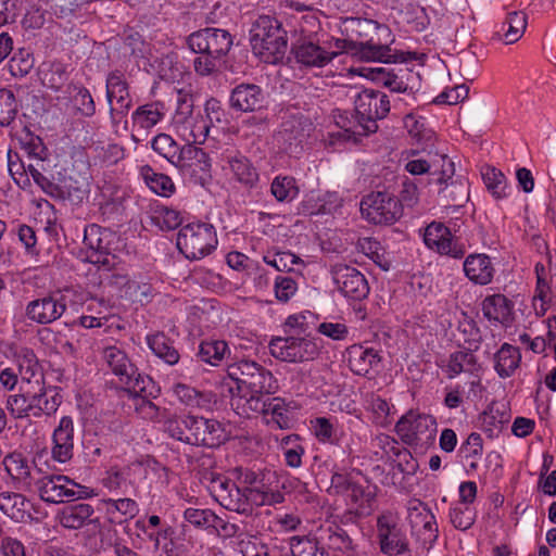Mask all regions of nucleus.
I'll list each match as a JSON object with an SVG mask.
<instances>
[{
	"instance_id": "f257e3e1",
	"label": "nucleus",
	"mask_w": 556,
	"mask_h": 556,
	"mask_svg": "<svg viewBox=\"0 0 556 556\" xmlns=\"http://www.w3.org/2000/svg\"><path fill=\"white\" fill-rule=\"evenodd\" d=\"M340 30L344 38L336 39L333 43L342 53L365 62H395L391 50L394 36L387 24L351 16L341 21Z\"/></svg>"
},
{
	"instance_id": "f03ea898",
	"label": "nucleus",
	"mask_w": 556,
	"mask_h": 556,
	"mask_svg": "<svg viewBox=\"0 0 556 556\" xmlns=\"http://www.w3.org/2000/svg\"><path fill=\"white\" fill-rule=\"evenodd\" d=\"M164 430L179 442L208 448L218 447L229 439L224 424L216 419L193 415L174 416L166 419Z\"/></svg>"
},
{
	"instance_id": "7ed1b4c3",
	"label": "nucleus",
	"mask_w": 556,
	"mask_h": 556,
	"mask_svg": "<svg viewBox=\"0 0 556 556\" xmlns=\"http://www.w3.org/2000/svg\"><path fill=\"white\" fill-rule=\"evenodd\" d=\"M187 45L199 54L193 60L195 73L208 76L218 70L222 59L230 51L232 36L225 29L206 27L190 34Z\"/></svg>"
},
{
	"instance_id": "20e7f679",
	"label": "nucleus",
	"mask_w": 556,
	"mask_h": 556,
	"mask_svg": "<svg viewBox=\"0 0 556 556\" xmlns=\"http://www.w3.org/2000/svg\"><path fill=\"white\" fill-rule=\"evenodd\" d=\"M250 45L253 53L263 62H282L288 50L287 30L282 24L269 15H260L250 29Z\"/></svg>"
},
{
	"instance_id": "39448f33",
	"label": "nucleus",
	"mask_w": 556,
	"mask_h": 556,
	"mask_svg": "<svg viewBox=\"0 0 556 556\" xmlns=\"http://www.w3.org/2000/svg\"><path fill=\"white\" fill-rule=\"evenodd\" d=\"M228 377L236 382L238 395L247 402L273 394L278 389L270 370L251 359H241L227 367Z\"/></svg>"
},
{
	"instance_id": "423d86ee",
	"label": "nucleus",
	"mask_w": 556,
	"mask_h": 556,
	"mask_svg": "<svg viewBox=\"0 0 556 556\" xmlns=\"http://www.w3.org/2000/svg\"><path fill=\"white\" fill-rule=\"evenodd\" d=\"M102 358L112 374L117 377L122 389L128 394L152 395L154 381L151 377L139 372L137 366L131 362L126 352L115 345L103 349Z\"/></svg>"
},
{
	"instance_id": "0eeeda50",
	"label": "nucleus",
	"mask_w": 556,
	"mask_h": 556,
	"mask_svg": "<svg viewBox=\"0 0 556 556\" xmlns=\"http://www.w3.org/2000/svg\"><path fill=\"white\" fill-rule=\"evenodd\" d=\"M376 538L379 549L389 556L412 554L406 529L400 516L393 511H382L376 521Z\"/></svg>"
},
{
	"instance_id": "6e6552de",
	"label": "nucleus",
	"mask_w": 556,
	"mask_h": 556,
	"mask_svg": "<svg viewBox=\"0 0 556 556\" xmlns=\"http://www.w3.org/2000/svg\"><path fill=\"white\" fill-rule=\"evenodd\" d=\"M35 484L40 498L52 504L90 498L99 495L94 489L80 485L64 475L43 476L37 479Z\"/></svg>"
},
{
	"instance_id": "1a4fd4ad",
	"label": "nucleus",
	"mask_w": 556,
	"mask_h": 556,
	"mask_svg": "<svg viewBox=\"0 0 556 556\" xmlns=\"http://www.w3.org/2000/svg\"><path fill=\"white\" fill-rule=\"evenodd\" d=\"M395 432L409 446L428 447L435 441L437 420L431 415L410 409L399 419Z\"/></svg>"
},
{
	"instance_id": "9d476101",
	"label": "nucleus",
	"mask_w": 556,
	"mask_h": 556,
	"mask_svg": "<svg viewBox=\"0 0 556 556\" xmlns=\"http://www.w3.org/2000/svg\"><path fill=\"white\" fill-rule=\"evenodd\" d=\"M176 244L187 258L201 260L216 249L217 236L211 224L190 223L179 230Z\"/></svg>"
},
{
	"instance_id": "9b49d317",
	"label": "nucleus",
	"mask_w": 556,
	"mask_h": 556,
	"mask_svg": "<svg viewBox=\"0 0 556 556\" xmlns=\"http://www.w3.org/2000/svg\"><path fill=\"white\" fill-rule=\"evenodd\" d=\"M84 244L87 248L86 261L98 267H114L117 256L114 254L117 236L114 231L91 224L85 227Z\"/></svg>"
},
{
	"instance_id": "f8f14e48",
	"label": "nucleus",
	"mask_w": 556,
	"mask_h": 556,
	"mask_svg": "<svg viewBox=\"0 0 556 556\" xmlns=\"http://www.w3.org/2000/svg\"><path fill=\"white\" fill-rule=\"evenodd\" d=\"M361 212L364 218L376 225H391L402 215L400 199L387 191L371 192L363 198Z\"/></svg>"
},
{
	"instance_id": "ddd939ff",
	"label": "nucleus",
	"mask_w": 556,
	"mask_h": 556,
	"mask_svg": "<svg viewBox=\"0 0 556 556\" xmlns=\"http://www.w3.org/2000/svg\"><path fill=\"white\" fill-rule=\"evenodd\" d=\"M269 351L277 359L303 363L315 359L319 354V346L314 339L308 337L289 336L271 339Z\"/></svg>"
},
{
	"instance_id": "4468645a",
	"label": "nucleus",
	"mask_w": 556,
	"mask_h": 556,
	"mask_svg": "<svg viewBox=\"0 0 556 556\" xmlns=\"http://www.w3.org/2000/svg\"><path fill=\"white\" fill-rule=\"evenodd\" d=\"M355 112L364 121L365 130L371 134L378 130L377 121L384 118L390 112L389 97L374 89H364L354 97Z\"/></svg>"
},
{
	"instance_id": "2eb2a0df",
	"label": "nucleus",
	"mask_w": 556,
	"mask_h": 556,
	"mask_svg": "<svg viewBox=\"0 0 556 556\" xmlns=\"http://www.w3.org/2000/svg\"><path fill=\"white\" fill-rule=\"evenodd\" d=\"M175 166L185 178L194 185L204 187L211 180L208 154L197 146H182Z\"/></svg>"
},
{
	"instance_id": "dca6fc26",
	"label": "nucleus",
	"mask_w": 556,
	"mask_h": 556,
	"mask_svg": "<svg viewBox=\"0 0 556 556\" xmlns=\"http://www.w3.org/2000/svg\"><path fill=\"white\" fill-rule=\"evenodd\" d=\"M408 520L412 535L416 536L422 547L430 548L439 534L435 517L430 508L419 500L409 501Z\"/></svg>"
},
{
	"instance_id": "f3484780",
	"label": "nucleus",
	"mask_w": 556,
	"mask_h": 556,
	"mask_svg": "<svg viewBox=\"0 0 556 556\" xmlns=\"http://www.w3.org/2000/svg\"><path fill=\"white\" fill-rule=\"evenodd\" d=\"M210 492L223 507L239 514H250L247 490L239 488L231 479L217 476L211 480Z\"/></svg>"
},
{
	"instance_id": "a211bd4d",
	"label": "nucleus",
	"mask_w": 556,
	"mask_h": 556,
	"mask_svg": "<svg viewBox=\"0 0 556 556\" xmlns=\"http://www.w3.org/2000/svg\"><path fill=\"white\" fill-rule=\"evenodd\" d=\"M65 311V296L60 293H49L29 301L25 306V316L31 323L49 325L61 318Z\"/></svg>"
},
{
	"instance_id": "6ab92c4d",
	"label": "nucleus",
	"mask_w": 556,
	"mask_h": 556,
	"mask_svg": "<svg viewBox=\"0 0 556 556\" xmlns=\"http://www.w3.org/2000/svg\"><path fill=\"white\" fill-rule=\"evenodd\" d=\"M332 279L339 291L348 299L362 301L369 293L368 281L355 267L336 264L331 268Z\"/></svg>"
},
{
	"instance_id": "aec40b11",
	"label": "nucleus",
	"mask_w": 556,
	"mask_h": 556,
	"mask_svg": "<svg viewBox=\"0 0 556 556\" xmlns=\"http://www.w3.org/2000/svg\"><path fill=\"white\" fill-rule=\"evenodd\" d=\"M349 508L340 517L341 523H357L358 520L370 516L375 510L376 493L369 485L356 481L345 495Z\"/></svg>"
},
{
	"instance_id": "412c9836",
	"label": "nucleus",
	"mask_w": 556,
	"mask_h": 556,
	"mask_svg": "<svg viewBox=\"0 0 556 556\" xmlns=\"http://www.w3.org/2000/svg\"><path fill=\"white\" fill-rule=\"evenodd\" d=\"M424 241L429 249L454 258H463L466 253L465 245L452 236L444 224L439 222H432L426 227Z\"/></svg>"
},
{
	"instance_id": "4be33fe9",
	"label": "nucleus",
	"mask_w": 556,
	"mask_h": 556,
	"mask_svg": "<svg viewBox=\"0 0 556 556\" xmlns=\"http://www.w3.org/2000/svg\"><path fill=\"white\" fill-rule=\"evenodd\" d=\"M292 53L295 60L307 67H324L330 63L337 55L342 53L334 47L333 41H328L320 46L312 40H299L292 47Z\"/></svg>"
},
{
	"instance_id": "5701e85b",
	"label": "nucleus",
	"mask_w": 556,
	"mask_h": 556,
	"mask_svg": "<svg viewBox=\"0 0 556 556\" xmlns=\"http://www.w3.org/2000/svg\"><path fill=\"white\" fill-rule=\"evenodd\" d=\"M405 168L412 175H421L428 173L430 176L429 184H435L439 186V192L443 191L448 186L455 174L454 163L446 156L440 155L432 163L426 160L418 159L409 161Z\"/></svg>"
},
{
	"instance_id": "b1692460",
	"label": "nucleus",
	"mask_w": 556,
	"mask_h": 556,
	"mask_svg": "<svg viewBox=\"0 0 556 556\" xmlns=\"http://www.w3.org/2000/svg\"><path fill=\"white\" fill-rule=\"evenodd\" d=\"M52 459L64 464L73 458L74 455V421L72 417L61 418L59 426L52 434Z\"/></svg>"
},
{
	"instance_id": "393cba45",
	"label": "nucleus",
	"mask_w": 556,
	"mask_h": 556,
	"mask_svg": "<svg viewBox=\"0 0 556 556\" xmlns=\"http://www.w3.org/2000/svg\"><path fill=\"white\" fill-rule=\"evenodd\" d=\"M264 93L260 86L240 84L230 93V106L240 112H254L264 106Z\"/></svg>"
},
{
	"instance_id": "a878e982",
	"label": "nucleus",
	"mask_w": 556,
	"mask_h": 556,
	"mask_svg": "<svg viewBox=\"0 0 556 556\" xmlns=\"http://www.w3.org/2000/svg\"><path fill=\"white\" fill-rule=\"evenodd\" d=\"M88 168L79 173L77 179L73 176H64L58 181L52 177V186L55 190H49L48 195L58 200H81L88 187Z\"/></svg>"
},
{
	"instance_id": "bb28decb",
	"label": "nucleus",
	"mask_w": 556,
	"mask_h": 556,
	"mask_svg": "<svg viewBox=\"0 0 556 556\" xmlns=\"http://www.w3.org/2000/svg\"><path fill=\"white\" fill-rule=\"evenodd\" d=\"M105 93L109 106H113V101L116 102V108L130 110L132 106V99L129 91V84L125 74L115 70L108 74L105 79Z\"/></svg>"
},
{
	"instance_id": "cd10ccee",
	"label": "nucleus",
	"mask_w": 556,
	"mask_h": 556,
	"mask_svg": "<svg viewBox=\"0 0 556 556\" xmlns=\"http://www.w3.org/2000/svg\"><path fill=\"white\" fill-rule=\"evenodd\" d=\"M466 277L476 285H489L494 277L495 268L486 254H470L463 264Z\"/></svg>"
},
{
	"instance_id": "c85d7f7f",
	"label": "nucleus",
	"mask_w": 556,
	"mask_h": 556,
	"mask_svg": "<svg viewBox=\"0 0 556 556\" xmlns=\"http://www.w3.org/2000/svg\"><path fill=\"white\" fill-rule=\"evenodd\" d=\"M94 508L87 503L64 506L58 514L59 522L66 529L77 530L93 522Z\"/></svg>"
},
{
	"instance_id": "c756f323",
	"label": "nucleus",
	"mask_w": 556,
	"mask_h": 556,
	"mask_svg": "<svg viewBox=\"0 0 556 556\" xmlns=\"http://www.w3.org/2000/svg\"><path fill=\"white\" fill-rule=\"evenodd\" d=\"M317 535L323 546L338 549L343 553H352L354 551V542L350 534L340 525L334 522L321 525L317 530Z\"/></svg>"
},
{
	"instance_id": "7c9ffc66",
	"label": "nucleus",
	"mask_w": 556,
	"mask_h": 556,
	"mask_svg": "<svg viewBox=\"0 0 556 556\" xmlns=\"http://www.w3.org/2000/svg\"><path fill=\"white\" fill-rule=\"evenodd\" d=\"M31 503L20 493L3 492L0 494V510L16 522L31 519Z\"/></svg>"
},
{
	"instance_id": "2f4dec72",
	"label": "nucleus",
	"mask_w": 556,
	"mask_h": 556,
	"mask_svg": "<svg viewBox=\"0 0 556 556\" xmlns=\"http://www.w3.org/2000/svg\"><path fill=\"white\" fill-rule=\"evenodd\" d=\"M348 355L350 369L358 376H366L381 361L376 350L363 345H352L348 350Z\"/></svg>"
},
{
	"instance_id": "473e14b6",
	"label": "nucleus",
	"mask_w": 556,
	"mask_h": 556,
	"mask_svg": "<svg viewBox=\"0 0 556 556\" xmlns=\"http://www.w3.org/2000/svg\"><path fill=\"white\" fill-rule=\"evenodd\" d=\"M3 465L18 489H30L33 482V466L22 453L14 452L7 455L3 459Z\"/></svg>"
},
{
	"instance_id": "72a5a7b5",
	"label": "nucleus",
	"mask_w": 556,
	"mask_h": 556,
	"mask_svg": "<svg viewBox=\"0 0 556 556\" xmlns=\"http://www.w3.org/2000/svg\"><path fill=\"white\" fill-rule=\"evenodd\" d=\"M514 304L504 294H492L482 301V312L486 319L500 324L511 320Z\"/></svg>"
},
{
	"instance_id": "f704fd0d",
	"label": "nucleus",
	"mask_w": 556,
	"mask_h": 556,
	"mask_svg": "<svg viewBox=\"0 0 556 556\" xmlns=\"http://www.w3.org/2000/svg\"><path fill=\"white\" fill-rule=\"evenodd\" d=\"M332 116L336 125L342 130L341 132H338L339 138L342 137L344 140L353 139L356 141L357 137L368 136L371 134L370 131L363 129L365 128V123L358 118L355 111L352 113L337 109L333 111Z\"/></svg>"
},
{
	"instance_id": "c9c22d12",
	"label": "nucleus",
	"mask_w": 556,
	"mask_h": 556,
	"mask_svg": "<svg viewBox=\"0 0 556 556\" xmlns=\"http://www.w3.org/2000/svg\"><path fill=\"white\" fill-rule=\"evenodd\" d=\"M165 116V104L154 101L138 106L131 113V121L135 126L148 130L156 126Z\"/></svg>"
},
{
	"instance_id": "e433bc0d",
	"label": "nucleus",
	"mask_w": 556,
	"mask_h": 556,
	"mask_svg": "<svg viewBox=\"0 0 556 556\" xmlns=\"http://www.w3.org/2000/svg\"><path fill=\"white\" fill-rule=\"evenodd\" d=\"M228 164L239 182L248 188H253L257 184L258 173L247 156L236 153L228 156Z\"/></svg>"
},
{
	"instance_id": "4c0bfd02",
	"label": "nucleus",
	"mask_w": 556,
	"mask_h": 556,
	"mask_svg": "<svg viewBox=\"0 0 556 556\" xmlns=\"http://www.w3.org/2000/svg\"><path fill=\"white\" fill-rule=\"evenodd\" d=\"M22 380H26L27 387H21L23 391L21 394H11L7 399V409L14 418H23L28 416L33 410V396L34 391L29 390L30 378L22 377Z\"/></svg>"
},
{
	"instance_id": "58836bf2",
	"label": "nucleus",
	"mask_w": 556,
	"mask_h": 556,
	"mask_svg": "<svg viewBox=\"0 0 556 556\" xmlns=\"http://www.w3.org/2000/svg\"><path fill=\"white\" fill-rule=\"evenodd\" d=\"M147 343L155 356L163 359L166 364L175 365L178 363L180 358L179 353L175 349L173 341L163 332L148 336Z\"/></svg>"
},
{
	"instance_id": "ea45409f",
	"label": "nucleus",
	"mask_w": 556,
	"mask_h": 556,
	"mask_svg": "<svg viewBox=\"0 0 556 556\" xmlns=\"http://www.w3.org/2000/svg\"><path fill=\"white\" fill-rule=\"evenodd\" d=\"M211 126L203 115L197 114L195 117L188 119L186 124L178 129L187 144H202L205 142Z\"/></svg>"
},
{
	"instance_id": "a19ab883",
	"label": "nucleus",
	"mask_w": 556,
	"mask_h": 556,
	"mask_svg": "<svg viewBox=\"0 0 556 556\" xmlns=\"http://www.w3.org/2000/svg\"><path fill=\"white\" fill-rule=\"evenodd\" d=\"M140 173L147 186L154 193L168 198L175 192L176 187L169 176L154 172L149 165L142 166Z\"/></svg>"
},
{
	"instance_id": "79ce46f5",
	"label": "nucleus",
	"mask_w": 556,
	"mask_h": 556,
	"mask_svg": "<svg viewBox=\"0 0 556 556\" xmlns=\"http://www.w3.org/2000/svg\"><path fill=\"white\" fill-rule=\"evenodd\" d=\"M520 359L519 350L508 343H504L495 354V369L501 377H509L519 366Z\"/></svg>"
},
{
	"instance_id": "37998d69",
	"label": "nucleus",
	"mask_w": 556,
	"mask_h": 556,
	"mask_svg": "<svg viewBox=\"0 0 556 556\" xmlns=\"http://www.w3.org/2000/svg\"><path fill=\"white\" fill-rule=\"evenodd\" d=\"M292 556H329L319 536H292L290 539Z\"/></svg>"
},
{
	"instance_id": "c03bdc74",
	"label": "nucleus",
	"mask_w": 556,
	"mask_h": 556,
	"mask_svg": "<svg viewBox=\"0 0 556 556\" xmlns=\"http://www.w3.org/2000/svg\"><path fill=\"white\" fill-rule=\"evenodd\" d=\"M67 93L72 96L75 109L81 116L92 117L96 114V102L85 86L70 84Z\"/></svg>"
},
{
	"instance_id": "a18cd8bd",
	"label": "nucleus",
	"mask_w": 556,
	"mask_h": 556,
	"mask_svg": "<svg viewBox=\"0 0 556 556\" xmlns=\"http://www.w3.org/2000/svg\"><path fill=\"white\" fill-rule=\"evenodd\" d=\"M527 28V15L521 11H513L507 14L503 23V38L505 43L511 45L517 42Z\"/></svg>"
},
{
	"instance_id": "49530a36",
	"label": "nucleus",
	"mask_w": 556,
	"mask_h": 556,
	"mask_svg": "<svg viewBox=\"0 0 556 556\" xmlns=\"http://www.w3.org/2000/svg\"><path fill=\"white\" fill-rule=\"evenodd\" d=\"M173 390L179 401L188 406L205 408L212 403L211 393L199 391L188 384L177 383Z\"/></svg>"
},
{
	"instance_id": "de8ad7c7",
	"label": "nucleus",
	"mask_w": 556,
	"mask_h": 556,
	"mask_svg": "<svg viewBox=\"0 0 556 556\" xmlns=\"http://www.w3.org/2000/svg\"><path fill=\"white\" fill-rule=\"evenodd\" d=\"M228 352V345L223 340L204 341L200 344L199 358L213 366L219 365Z\"/></svg>"
},
{
	"instance_id": "09e8293b",
	"label": "nucleus",
	"mask_w": 556,
	"mask_h": 556,
	"mask_svg": "<svg viewBox=\"0 0 556 556\" xmlns=\"http://www.w3.org/2000/svg\"><path fill=\"white\" fill-rule=\"evenodd\" d=\"M151 146L157 154L165 157L170 164L175 166L181 148H179V146L169 135L164 132L156 135L153 138Z\"/></svg>"
},
{
	"instance_id": "8fccbe9b",
	"label": "nucleus",
	"mask_w": 556,
	"mask_h": 556,
	"mask_svg": "<svg viewBox=\"0 0 556 556\" xmlns=\"http://www.w3.org/2000/svg\"><path fill=\"white\" fill-rule=\"evenodd\" d=\"M18 104L15 94L7 88L0 89V127L10 126L16 118Z\"/></svg>"
},
{
	"instance_id": "3c124183",
	"label": "nucleus",
	"mask_w": 556,
	"mask_h": 556,
	"mask_svg": "<svg viewBox=\"0 0 556 556\" xmlns=\"http://www.w3.org/2000/svg\"><path fill=\"white\" fill-rule=\"evenodd\" d=\"M102 270L100 275L101 285L110 291H121L128 286L130 278L129 275L123 269L114 267H99Z\"/></svg>"
},
{
	"instance_id": "603ef678",
	"label": "nucleus",
	"mask_w": 556,
	"mask_h": 556,
	"mask_svg": "<svg viewBox=\"0 0 556 556\" xmlns=\"http://www.w3.org/2000/svg\"><path fill=\"white\" fill-rule=\"evenodd\" d=\"M271 194L279 202H290L299 193L295 179L291 176H278L276 177L270 186Z\"/></svg>"
},
{
	"instance_id": "864d4df0",
	"label": "nucleus",
	"mask_w": 556,
	"mask_h": 556,
	"mask_svg": "<svg viewBox=\"0 0 556 556\" xmlns=\"http://www.w3.org/2000/svg\"><path fill=\"white\" fill-rule=\"evenodd\" d=\"M152 390V387H149ZM161 389L154 383L153 394L152 395H143V394H129L131 397L137 399L136 410L146 419L150 420H159L161 416L160 408L150 401V399H156L160 395Z\"/></svg>"
},
{
	"instance_id": "5fc2aeb1",
	"label": "nucleus",
	"mask_w": 556,
	"mask_h": 556,
	"mask_svg": "<svg viewBox=\"0 0 556 556\" xmlns=\"http://www.w3.org/2000/svg\"><path fill=\"white\" fill-rule=\"evenodd\" d=\"M151 219L155 226L165 231L176 229L182 222L180 213L167 206H156Z\"/></svg>"
},
{
	"instance_id": "6e6d98bb",
	"label": "nucleus",
	"mask_w": 556,
	"mask_h": 556,
	"mask_svg": "<svg viewBox=\"0 0 556 556\" xmlns=\"http://www.w3.org/2000/svg\"><path fill=\"white\" fill-rule=\"evenodd\" d=\"M477 364L476 356L470 351H457L450 355L447 370L450 377H454L463 371L471 372Z\"/></svg>"
},
{
	"instance_id": "4d7b16f0",
	"label": "nucleus",
	"mask_w": 556,
	"mask_h": 556,
	"mask_svg": "<svg viewBox=\"0 0 556 556\" xmlns=\"http://www.w3.org/2000/svg\"><path fill=\"white\" fill-rule=\"evenodd\" d=\"M36 383L38 386V391H34L33 410L38 409L46 415L53 414L61 403L60 395L55 393L51 396V399H48L47 391L42 384V381L37 379Z\"/></svg>"
},
{
	"instance_id": "13d9d810",
	"label": "nucleus",
	"mask_w": 556,
	"mask_h": 556,
	"mask_svg": "<svg viewBox=\"0 0 556 556\" xmlns=\"http://www.w3.org/2000/svg\"><path fill=\"white\" fill-rule=\"evenodd\" d=\"M482 179L488 190L496 198L501 199L505 195L506 177L495 167L485 166L482 169Z\"/></svg>"
},
{
	"instance_id": "bf43d9fd",
	"label": "nucleus",
	"mask_w": 556,
	"mask_h": 556,
	"mask_svg": "<svg viewBox=\"0 0 556 556\" xmlns=\"http://www.w3.org/2000/svg\"><path fill=\"white\" fill-rule=\"evenodd\" d=\"M298 441H300V437L298 434H290L282 438L280 443L286 464L292 468L301 466L302 456L304 454V447L301 444H294L293 446L288 447V444H292Z\"/></svg>"
},
{
	"instance_id": "052dcab7",
	"label": "nucleus",
	"mask_w": 556,
	"mask_h": 556,
	"mask_svg": "<svg viewBox=\"0 0 556 556\" xmlns=\"http://www.w3.org/2000/svg\"><path fill=\"white\" fill-rule=\"evenodd\" d=\"M313 424L314 434L321 443L336 444L339 441L338 430L326 417H317Z\"/></svg>"
},
{
	"instance_id": "680f3d73",
	"label": "nucleus",
	"mask_w": 556,
	"mask_h": 556,
	"mask_svg": "<svg viewBox=\"0 0 556 556\" xmlns=\"http://www.w3.org/2000/svg\"><path fill=\"white\" fill-rule=\"evenodd\" d=\"M452 525L459 530L469 529L476 520V511L468 505H457L450 510Z\"/></svg>"
},
{
	"instance_id": "e2e57ef3",
	"label": "nucleus",
	"mask_w": 556,
	"mask_h": 556,
	"mask_svg": "<svg viewBox=\"0 0 556 556\" xmlns=\"http://www.w3.org/2000/svg\"><path fill=\"white\" fill-rule=\"evenodd\" d=\"M195 117L193 115V99L190 93L178 91L177 109L174 116V123L179 128L187 123L188 119Z\"/></svg>"
},
{
	"instance_id": "0e129e2a",
	"label": "nucleus",
	"mask_w": 556,
	"mask_h": 556,
	"mask_svg": "<svg viewBox=\"0 0 556 556\" xmlns=\"http://www.w3.org/2000/svg\"><path fill=\"white\" fill-rule=\"evenodd\" d=\"M283 401L280 397H266L265 396H256L249 402V407L251 410L255 413L263 414L266 419L268 417H273L277 409H281V405H283Z\"/></svg>"
},
{
	"instance_id": "69168bd1",
	"label": "nucleus",
	"mask_w": 556,
	"mask_h": 556,
	"mask_svg": "<svg viewBox=\"0 0 556 556\" xmlns=\"http://www.w3.org/2000/svg\"><path fill=\"white\" fill-rule=\"evenodd\" d=\"M231 476L248 491L249 489L260 488L264 483V475L256 472L247 467H235L231 471Z\"/></svg>"
},
{
	"instance_id": "338daca9",
	"label": "nucleus",
	"mask_w": 556,
	"mask_h": 556,
	"mask_svg": "<svg viewBox=\"0 0 556 556\" xmlns=\"http://www.w3.org/2000/svg\"><path fill=\"white\" fill-rule=\"evenodd\" d=\"M67 79L65 67L61 63H53L42 72V84L50 89L59 90Z\"/></svg>"
},
{
	"instance_id": "774afa93",
	"label": "nucleus",
	"mask_w": 556,
	"mask_h": 556,
	"mask_svg": "<svg viewBox=\"0 0 556 556\" xmlns=\"http://www.w3.org/2000/svg\"><path fill=\"white\" fill-rule=\"evenodd\" d=\"M237 549L242 556H269L268 547L253 535L242 536L237 543Z\"/></svg>"
}]
</instances>
